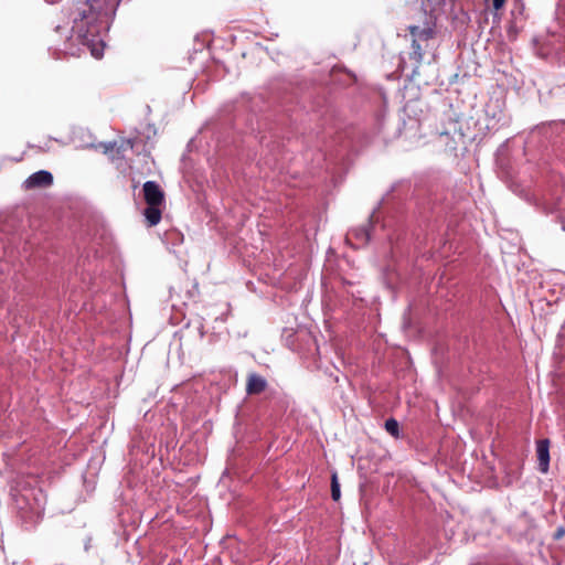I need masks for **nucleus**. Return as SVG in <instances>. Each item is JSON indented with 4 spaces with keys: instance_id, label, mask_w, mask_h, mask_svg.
Instances as JSON below:
<instances>
[{
    "instance_id": "obj_4",
    "label": "nucleus",
    "mask_w": 565,
    "mask_h": 565,
    "mask_svg": "<svg viewBox=\"0 0 565 565\" xmlns=\"http://www.w3.org/2000/svg\"><path fill=\"white\" fill-rule=\"evenodd\" d=\"M52 182H53L52 174L49 171L40 170V171L31 174L24 181V186L26 189H34V188L51 185Z\"/></svg>"
},
{
    "instance_id": "obj_7",
    "label": "nucleus",
    "mask_w": 565,
    "mask_h": 565,
    "mask_svg": "<svg viewBox=\"0 0 565 565\" xmlns=\"http://www.w3.org/2000/svg\"><path fill=\"white\" fill-rule=\"evenodd\" d=\"M266 380L258 374H250L247 379L246 392L249 395L259 394L266 388Z\"/></svg>"
},
{
    "instance_id": "obj_9",
    "label": "nucleus",
    "mask_w": 565,
    "mask_h": 565,
    "mask_svg": "<svg viewBox=\"0 0 565 565\" xmlns=\"http://www.w3.org/2000/svg\"><path fill=\"white\" fill-rule=\"evenodd\" d=\"M409 33L412 34L413 39L419 40H428L433 38L434 31L431 28H419L417 25H411L408 26Z\"/></svg>"
},
{
    "instance_id": "obj_11",
    "label": "nucleus",
    "mask_w": 565,
    "mask_h": 565,
    "mask_svg": "<svg viewBox=\"0 0 565 565\" xmlns=\"http://www.w3.org/2000/svg\"><path fill=\"white\" fill-rule=\"evenodd\" d=\"M331 497L334 501H338L341 497L340 484L335 472L332 473L331 478Z\"/></svg>"
},
{
    "instance_id": "obj_3",
    "label": "nucleus",
    "mask_w": 565,
    "mask_h": 565,
    "mask_svg": "<svg viewBox=\"0 0 565 565\" xmlns=\"http://www.w3.org/2000/svg\"><path fill=\"white\" fill-rule=\"evenodd\" d=\"M143 198L148 205L164 204V193L160 185L154 181H147L143 184Z\"/></svg>"
},
{
    "instance_id": "obj_8",
    "label": "nucleus",
    "mask_w": 565,
    "mask_h": 565,
    "mask_svg": "<svg viewBox=\"0 0 565 565\" xmlns=\"http://www.w3.org/2000/svg\"><path fill=\"white\" fill-rule=\"evenodd\" d=\"M163 205H148L143 215L149 226H154L161 221Z\"/></svg>"
},
{
    "instance_id": "obj_5",
    "label": "nucleus",
    "mask_w": 565,
    "mask_h": 565,
    "mask_svg": "<svg viewBox=\"0 0 565 565\" xmlns=\"http://www.w3.org/2000/svg\"><path fill=\"white\" fill-rule=\"evenodd\" d=\"M370 239V231L369 225H363L356 228L351 230L347 234V242L354 245L355 247H360L366 244Z\"/></svg>"
},
{
    "instance_id": "obj_1",
    "label": "nucleus",
    "mask_w": 565,
    "mask_h": 565,
    "mask_svg": "<svg viewBox=\"0 0 565 565\" xmlns=\"http://www.w3.org/2000/svg\"><path fill=\"white\" fill-rule=\"evenodd\" d=\"M119 2L120 0H76L72 30L96 58L103 56L104 50L98 35L108 26Z\"/></svg>"
},
{
    "instance_id": "obj_13",
    "label": "nucleus",
    "mask_w": 565,
    "mask_h": 565,
    "mask_svg": "<svg viewBox=\"0 0 565 565\" xmlns=\"http://www.w3.org/2000/svg\"><path fill=\"white\" fill-rule=\"evenodd\" d=\"M507 0H493V7L495 10H500Z\"/></svg>"
},
{
    "instance_id": "obj_2",
    "label": "nucleus",
    "mask_w": 565,
    "mask_h": 565,
    "mask_svg": "<svg viewBox=\"0 0 565 565\" xmlns=\"http://www.w3.org/2000/svg\"><path fill=\"white\" fill-rule=\"evenodd\" d=\"M17 508L23 516L35 521L42 516L45 510L46 495L41 488L24 487L13 494Z\"/></svg>"
},
{
    "instance_id": "obj_15",
    "label": "nucleus",
    "mask_w": 565,
    "mask_h": 565,
    "mask_svg": "<svg viewBox=\"0 0 565 565\" xmlns=\"http://www.w3.org/2000/svg\"><path fill=\"white\" fill-rule=\"evenodd\" d=\"M564 230H565V226H564Z\"/></svg>"
},
{
    "instance_id": "obj_6",
    "label": "nucleus",
    "mask_w": 565,
    "mask_h": 565,
    "mask_svg": "<svg viewBox=\"0 0 565 565\" xmlns=\"http://www.w3.org/2000/svg\"><path fill=\"white\" fill-rule=\"evenodd\" d=\"M536 455L540 470L544 473L547 472L550 466V443L547 439L537 441Z\"/></svg>"
},
{
    "instance_id": "obj_10",
    "label": "nucleus",
    "mask_w": 565,
    "mask_h": 565,
    "mask_svg": "<svg viewBox=\"0 0 565 565\" xmlns=\"http://www.w3.org/2000/svg\"><path fill=\"white\" fill-rule=\"evenodd\" d=\"M386 431L395 438L399 437V425L398 422L394 418H388L385 422Z\"/></svg>"
},
{
    "instance_id": "obj_12",
    "label": "nucleus",
    "mask_w": 565,
    "mask_h": 565,
    "mask_svg": "<svg viewBox=\"0 0 565 565\" xmlns=\"http://www.w3.org/2000/svg\"><path fill=\"white\" fill-rule=\"evenodd\" d=\"M413 53L412 58L415 60L417 63H420L424 56L423 49L420 44L418 43L417 39H413L412 43Z\"/></svg>"
},
{
    "instance_id": "obj_14",
    "label": "nucleus",
    "mask_w": 565,
    "mask_h": 565,
    "mask_svg": "<svg viewBox=\"0 0 565 565\" xmlns=\"http://www.w3.org/2000/svg\"><path fill=\"white\" fill-rule=\"evenodd\" d=\"M564 533H565V530H564V529H558V530H557L556 537H561V536H563V535H564Z\"/></svg>"
}]
</instances>
